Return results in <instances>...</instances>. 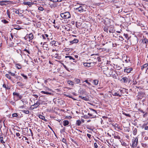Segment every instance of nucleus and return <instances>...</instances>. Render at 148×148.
Segmentation results:
<instances>
[{
    "label": "nucleus",
    "instance_id": "nucleus-1",
    "mask_svg": "<svg viewBox=\"0 0 148 148\" xmlns=\"http://www.w3.org/2000/svg\"><path fill=\"white\" fill-rule=\"evenodd\" d=\"M138 137H136L135 138H133V139H132V144L131 145L130 144V145L133 148H135L137 146L138 143Z\"/></svg>",
    "mask_w": 148,
    "mask_h": 148
},
{
    "label": "nucleus",
    "instance_id": "nucleus-2",
    "mask_svg": "<svg viewBox=\"0 0 148 148\" xmlns=\"http://www.w3.org/2000/svg\"><path fill=\"white\" fill-rule=\"evenodd\" d=\"M61 16L64 19H68L71 17V14L69 12H66L61 14Z\"/></svg>",
    "mask_w": 148,
    "mask_h": 148
},
{
    "label": "nucleus",
    "instance_id": "nucleus-3",
    "mask_svg": "<svg viewBox=\"0 0 148 148\" xmlns=\"http://www.w3.org/2000/svg\"><path fill=\"white\" fill-rule=\"evenodd\" d=\"M13 95L14 96L13 97L14 99L16 97H17V99L16 100V101L21 99L23 97L22 95H21L19 93L16 92H13Z\"/></svg>",
    "mask_w": 148,
    "mask_h": 148
},
{
    "label": "nucleus",
    "instance_id": "nucleus-4",
    "mask_svg": "<svg viewBox=\"0 0 148 148\" xmlns=\"http://www.w3.org/2000/svg\"><path fill=\"white\" fill-rule=\"evenodd\" d=\"M40 104V101H37L36 103H35L34 105L32 106L31 108L33 110L34 108H37Z\"/></svg>",
    "mask_w": 148,
    "mask_h": 148
},
{
    "label": "nucleus",
    "instance_id": "nucleus-5",
    "mask_svg": "<svg viewBox=\"0 0 148 148\" xmlns=\"http://www.w3.org/2000/svg\"><path fill=\"white\" fill-rule=\"evenodd\" d=\"M128 81V78L126 77H123L121 80V82L125 83H127Z\"/></svg>",
    "mask_w": 148,
    "mask_h": 148
},
{
    "label": "nucleus",
    "instance_id": "nucleus-6",
    "mask_svg": "<svg viewBox=\"0 0 148 148\" xmlns=\"http://www.w3.org/2000/svg\"><path fill=\"white\" fill-rule=\"evenodd\" d=\"M29 38V40H31L33 39L34 36L32 33H30L29 34H27L25 37V38Z\"/></svg>",
    "mask_w": 148,
    "mask_h": 148
},
{
    "label": "nucleus",
    "instance_id": "nucleus-7",
    "mask_svg": "<svg viewBox=\"0 0 148 148\" xmlns=\"http://www.w3.org/2000/svg\"><path fill=\"white\" fill-rule=\"evenodd\" d=\"M148 63H146L142 66L141 67V69L143 70L144 69H145L146 71H147L148 69Z\"/></svg>",
    "mask_w": 148,
    "mask_h": 148
},
{
    "label": "nucleus",
    "instance_id": "nucleus-8",
    "mask_svg": "<svg viewBox=\"0 0 148 148\" xmlns=\"http://www.w3.org/2000/svg\"><path fill=\"white\" fill-rule=\"evenodd\" d=\"M93 64V63H84V65L85 67H89L92 65Z\"/></svg>",
    "mask_w": 148,
    "mask_h": 148
},
{
    "label": "nucleus",
    "instance_id": "nucleus-9",
    "mask_svg": "<svg viewBox=\"0 0 148 148\" xmlns=\"http://www.w3.org/2000/svg\"><path fill=\"white\" fill-rule=\"evenodd\" d=\"M132 70V68H126L124 70V72L127 73H130L131 71Z\"/></svg>",
    "mask_w": 148,
    "mask_h": 148
},
{
    "label": "nucleus",
    "instance_id": "nucleus-10",
    "mask_svg": "<svg viewBox=\"0 0 148 148\" xmlns=\"http://www.w3.org/2000/svg\"><path fill=\"white\" fill-rule=\"evenodd\" d=\"M76 10L78 12H83L84 10L83 8V7L82 6H80L78 8H76Z\"/></svg>",
    "mask_w": 148,
    "mask_h": 148
},
{
    "label": "nucleus",
    "instance_id": "nucleus-11",
    "mask_svg": "<svg viewBox=\"0 0 148 148\" xmlns=\"http://www.w3.org/2000/svg\"><path fill=\"white\" fill-rule=\"evenodd\" d=\"M112 126L115 128V129H116V128H117L118 129L120 130H121V127L118 124H112Z\"/></svg>",
    "mask_w": 148,
    "mask_h": 148
},
{
    "label": "nucleus",
    "instance_id": "nucleus-12",
    "mask_svg": "<svg viewBox=\"0 0 148 148\" xmlns=\"http://www.w3.org/2000/svg\"><path fill=\"white\" fill-rule=\"evenodd\" d=\"M8 1H0V5L1 6H3L4 5H7L6 3H7Z\"/></svg>",
    "mask_w": 148,
    "mask_h": 148
},
{
    "label": "nucleus",
    "instance_id": "nucleus-13",
    "mask_svg": "<svg viewBox=\"0 0 148 148\" xmlns=\"http://www.w3.org/2000/svg\"><path fill=\"white\" fill-rule=\"evenodd\" d=\"M42 38L44 39H46V38L48 40H49V38H48V35L47 34H42Z\"/></svg>",
    "mask_w": 148,
    "mask_h": 148
},
{
    "label": "nucleus",
    "instance_id": "nucleus-14",
    "mask_svg": "<svg viewBox=\"0 0 148 148\" xmlns=\"http://www.w3.org/2000/svg\"><path fill=\"white\" fill-rule=\"evenodd\" d=\"M79 40L78 39H74L73 40L70 41V42L71 44L76 43L78 42Z\"/></svg>",
    "mask_w": 148,
    "mask_h": 148
},
{
    "label": "nucleus",
    "instance_id": "nucleus-15",
    "mask_svg": "<svg viewBox=\"0 0 148 148\" xmlns=\"http://www.w3.org/2000/svg\"><path fill=\"white\" fill-rule=\"evenodd\" d=\"M63 123L64 126H66L69 125V122L68 121L65 120L63 121Z\"/></svg>",
    "mask_w": 148,
    "mask_h": 148
},
{
    "label": "nucleus",
    "instance_id": "nucleus-16",
    "mask_svg": "<svg viewBox=\"0 0 148 148\" xmlns=\"http://www.w3.org/2000/svg\"><path fill=\"white\" fill-rule=\"evenodd\" d=\"M138 131L136 128L133 129V134L134 135H136Z\"/></svg>",
    "mask_w": 148,
    "mask_h": 148
},
{
    "label": "nucleus",
    "instance_id": "nucleus-17",
    "mask_svg": "<svg viewBox=\"0 0 148 148\" xmlns=\"http://www.w3.org/2000/svg\"><path fill=\"white\" fill-rule=\"evenodd\" d=\"M3 87L5 88V90H9L10 88L8 85H6L5 84H4L3 85Z\"/></svg>",
    "mask_w": 148,
    "mask_h": 148
},
{
    "label": "nucleus",
    "instance_id": "nucleus-18",
    "mask_svg": "<svg viewBox=\"0 0 148 148\" xmlns=\"http://www.w3.org/2000/svg\"><path fill=\"white\" fill-rule=\"evenodd\" d=\"M79 98H81L82 99L84 100L85 101H88L89 100V98L86 97H83L80 95L79 96Z\"/></svg>",
    "mask_w": 148,
    "mask_h": 148
},
{
    "label": "nucleus",
    "instance_id": "nucleus-19",
    "mask_svg": "<svg viewBox=\"0 0 148 148\" xmlns=\"http://www.w3.org/2000/svg\"><path fill=\"white\" fill-rule=\"evenodd\" d=\"M142 42L146 44H148V40L145 38L143 40Z\"/></svg>",
    "mask_w": 148,
    "mask_h": 148
},
{
    "label": "nucleus",
    "instance_id": "nucleus-20",
    "mask_svg": "<svg viewBox=\"0 0 148 148\" xmlns=\"http://www.w3.org/2000/svg\"><path fill=\"white\" fill-rule=\"evenodd\" d=\"M67 82L69 84L71 85H73L74 84V82L71 80H67Z\"/></svg>",
    "mask_w": 148,
    "mask_h": 148
},
{
    "label": "nucleus",
    "instance_id": "nucleus-21",
    "mask_svg": "<svg viewBox=\"0 0 148 148\" xmlns=\"http://www.w3.org/2000/svg\"><path fill=\"white\" fill-rule=\"evenodd\" d=\"M112 94L113 96H119V97H121V95L118 94L117 92H112L111 93Z\"/></svg>",
    "mask_w": 148,
    "mask_h": 148
},
{
    "label": "nucleus",
    "instance_id": "nucleus-22",
    "mask_svg": "<svg viewBox=\"0 0 148 148\" xmlns=\"http://www.w3.org/2000/svg\"><path fill=\"white\" fill-rule=\"evenodd\" d=\"M29 131L30 132H31V134H32H32H33V133H32V131L30 129H28L27 128H25V129L23 131H25V132H28Z\"/></svg>",
    "mask_w": 148,
    "mask_h": 148
},
{
    "label": "nucleus",
    "instance_id": "nucleus-23",
    "mask_svg": "<svg viewBox=\"0 0 148 148\" xmlns=\"http://www.w3.org/2000/svg\"><path fill=\"white\" fill-rule=\"evenodd\" d=\"M39 117L40 119H41L43 120H44L45 121H47V120L45 119L44 116L40 114L39 115Z\"/></svg>",
    "mask_w": 148,
    "mask_h": 148
},
{
    "label": "nucleus",
    "instance_id": "nucleus-24",
    "mask_svg": "<svg viewBox=\"0 0 148 148\" xmlns=\"http://www.w3.org/2000/svg\"><path fill=\"white\" fill-rule=\"evenodd\" d=\"M41 93H42V94H45L46 95H51V93L49 92H45V91H41Z\"/></svg>",
    "mask_w": 148,
    "mask_h": 148
},
{
    "label": "nucleus",
    "instance_id": "nucleus-25",
    "mask_svg": "<svg viewBox=\"0 0 148 148\" xmlns=\"http://www.w3.org/2000/svg\"><path fill=\"white\" fill-rule=\"evenodd\" d=\"M93 82L95 85H97L98 84V81L96 79L94 80L93 81Z\"/></svg>",
    "mask_w": 148,
    "mask_h": 148
},
{
    "label": "nucleus",
    "instance_id": "nucleus-26",
    "mask_svg": "<svg viewBox=\"0 0 148 148\" xmlns=\"http://www.w3.org/2000/svg\"><path fill=\"white\" fill-rule=\"evenodd\" d=\"M81 123V122L80 120H77L76 123V125H77L78 126H79Z\"/></svg>",
    "mask_w": 148,
    "mask_h": 148
},
{
    "label": "nucleus",
    "instance_id": "nucleus-27",
    "mask_svg": "<svg viewBox=\"0 0 148 148\" xmlns=\"http://www.w3.org/2000/svg\"><path fill=\"white\" fill-rule=\"evenodd\" d=\"M9 74H6L5 75V77L7 78H8V79H10V80H12V79H11V76L9 75Z\"/></svg>",
    "mask_w": 148,
    "mask_h": 148
},
{
    "label": "nucleus",
    "instance_id": "nucleus-28",
    "mask_svg": "<svg viewBox=\"0 0 148 148\" xmlns=\"http://www.w3.org/2000/svg\"><path fill=\"white\" fill-rule=\"evenodd\" d=\"M109 31L110 33H113L114 31V29L112 27H110V28Z\"/></svg>",
    "mask_w": 148,
    "mask_h": 148
},
{
    "label": "nucleus",
    "instance_id": "nucleus-29",
    "mask_svg": "<svg viewBox=\"0 0 148 148\" xmlns=\"http://www.w3.org/2000/svg\"><path fill=\"white\" fill-rule=\"evenodd\" d=\"M65 58H69V60H71L72 59L73 60H75V59L74 58H73L72 56H65Z\"/></svg>",
    "mask_w": 148,
    "mask_h": 148
},
{
    "label": "nucleus",
    "instance_id": "nucleus-30",
    "mask_svg": "<svg viewBox=\"0 0 148 148\" xmlns=\"http://www.w3.org/2000/svg\"><path fill=\"white\" fill-rule=\"evenodd\" d=\"M21 112L24 113L25 114H28L29 113V110H22Z\"/></svg>",
    "mask_w": 148,
    "mask_h": 148
},
{
    "label": "nucleus",
    "instance_id": "nucleus-31",
    "mask_svg": "<svg viewBox=\"0 0 148 148\" xmlns=\"http://www.w3.org/2000/svg\"><path fill=\"white\" fill-rule=\"evenodd\" d=\"M45 42H44V44L43 45V48H46V49H45L46 50H47V49L48 48V45L45 44Z\"/></svg>",
    "mask_w": 148,
    "mask_h": 148
},
{
    "label": "nucleus",
    "instance_id": "nucleus-32",
    "mask_svg": "<svg viewBox=\"0 0 148 148\" xmlns=\"http://www.w3.org/2000/svg\"><path fill=\"white\" fill-rule=\"evenodd\" d=\"M75 80L76 84H79L80 82V80L79 79L76 78H75Z\"/></svg>",
    "mask_w": 148,
    "mask_h": 148
},
{
    "label": "nucleus",
    "instance_id": "nucleus-33",
    "mask_svg": "<svg viewBox=\"0 0 148 148\" xmlns=\"http://www.w3.org/2000/svg\"><path fill=\"white\" fill-rule=\"evenodd\" d=\"M123 114L126 116L131 117V116L130 114L125 113V112H123Z\"/></svg>",
    "mask_w": 148,
    "mask_h": 148
},
{
    "label": "nucleus",
    "instance_id": "nucleus-34",
    "mask_svg": "<svg viewBox=\"0 0 148 148\" xmlns=\"http://www.w3.org/2000/svg\"><path fill=\"white\" fill-rule=\"evenodd\" d=\"M8 74H10L11 76H14L15 75V73H12L10 71H8Z\"/></svg>",
    "mask_w": 148,
    "mask_h": 148
},
{
    "label": "nucleus",
    "instance_id": "nucleus-35",
    "mask_svg": "<svg viewBox=\"0 0 148 148\" xmlns=\"http://www.w3.org/2000/svg\"><path fill=\"white\" fill-rule=\"evenodd\" d=\"M9 102L12 105L15 106H16V103L15 102L13 101H10Z\"/></svg>",
    "mask_w": 148,
    "mask_h": 148
},
{
    "label": "nucleus",
    "instance_id": "nucleus-36",
    "mask_svg": "<svg viewBox=\"0 0 148 148\" xmlns=\"http://www.w3.org/2000/svg\"><path fill=\"white\" fill-rule=\"evenodd\" d=\"M114 138L115 139H118L119 140L121 139L120 137L118 135L114 136Z\"/></svg>",
    "mask_w": 148,
    "mask_h": 148
},
{
    "label": "nucleus",
    "instance_id": "nucleus-37",
    "mask_svg": "<svg viewBox=\"0 0 148 148\" xmlns=\"http://www.w3.org/2000/svg\"><path fill=\"white\" fill-rule=\"evenodd\" d=\"M147 125V124H144L142 126L143 128H144V129H145V130H147L148 131V126H146V127H144V126L145 125Z\"/></svg>",
    "mask_w": 148,
    "mask_h": 148
},
{
    "label": "nucleus",
    "instance_id": "nucleus-38",
    "mask_svg": "<svg viewBox=\"0 0 148 148\" xmlns=\"http://www.w3.org/2000/svg\"><path fill=\"white\" fill-rule=\"evenodd\" d=\"M0 141L2 143H5V142L3 140V137H0Z\"/></svg>",
    "mask_w": 148,
    "mask_h": 148
},
{
    "label": "nucleus",
    "instance_id": "nucleus-39",
    "mask_svg": "<svg viewBox=\"0 0 148 148\" xmlns=\"http://www.w3.org/2000/svg\"><path fill=\"white\" fill-rule=\"evenodd\" d=\"M34 4V3H31L30 2H29L28 3V5L29 7H31L32 6V5H33Z\"/></svg>",
    "mask_w": 148,
    "mask_h": 148
},
{
    "label": "nucleus",
    "instance_id": "nucleus-40",
    "mask_svg": "<svg viewBox=\"0 0 148 148\" xmlns=\"http://www.w3.org/2000/svg\"><path fill=\"white\" fill-rule=\"evenodd\" d=\"M120 141L121 143V144L122 145L126 147L127 146V144L125 142H121V140H120Z\"/></svg>",
    "mask_w": 148,
    "mask_h": 148
},
{
    "label": "nucleus",
    "instance_id": "nucleus-41",
    "mask_svg": "<svg viewBox=\"0 0 148 148\" xmlns=\"http://www.w3.org/2000/svg\"><path fill=\"white\" fill-rule=\"evenodd\" d=\"M56 41L54 40H53L52 41L50 42V44H51V45H55L56 44Z\"/></svg>",
    "mask_w": 148,
    "mask_h": 148
},
{
    "label": "nucleus",
    "instance_id": "nucleus-42",
    "mask_svg": "<svg viewBox=\"0 0 148 148\" xmlns=\"http://www.w3.org/2000/svg\"><path fill=\"white\" fill-rule=\"evenodd\" d=\"M16 84H18L19 86H23V84L20 82H17L16 83Z\"/></svg>",
    "mask_w": 148,
    "mask_h": 148
},
{
    "label": "nucleus",
    "instance_id": "nucleus-43",
    "mask_svg": "<svg viewBox=\"0 0 148 148\" xmlns=\"http://www.w3.org/2000/svg\"><path fill=\"white\" fill-rule=\"evenodd\" d=\"M16 68H17L18 69H21V65L20 64H16Z\"/></svg>",
    "mask_w": 148,
    "mask_h": 148
},
{
    "label": "nucleus",
    "instance_id": "nucleus-44",
    "mask_svg": "<svg viewBox=\"0 0 148 148\" xmlns=\"http://www.w3.org/2000/svg\"><path fill=\"white\" fill-rule=\"evenodd\" d=\"M1 22L5 24L8 23V22L5 19L2 20Z\"/></svg>",
    "mask_w": 148,
    "mask_h": 148
},
{
    "label": "nucleus",
    "instance_id": "nucleus-45",
    "mask_svg": "<svg viewBox=\"0 0 148 148\" xmlns=\"http://www.w3.org/2000/svg\"><path fill=\"white\" fill-rule=\"evenodd\" d=\"M18 116V114L17 113H13L12 114V116L13 117H16Z\"/></svg>",
    "mask_w": 148,
    "mask_h": 148
},
{
    "label": "nucleus",
    "instance_id": "nucleus-46",
    "mask_svg": "<svg viewBox=\"0 0 148 148\" xmlns=\"http://www.w3.org/2000/svg\"><path fill=\"white\" fill-rule=\"evenodd\" d=\"M21 75H22L23 77L25 79H27V76L24 75L23 74V73H21Z\"/></svg>",
    "mask_w": 148,
    "mask_h": 148
},
{
    "label": "nucleus",
    "instance_id": "nucleus-47",
    "mask_svg": "<svg viewBox=\"0 0 148 148\" xmlns=\"http://www.w3.org/2000/svg\"><path fill=\"white\" fill-rule=\"evenodd\" d=\"M84 82H86L87 84L88 85H91V84L88 82V80H86L84 82H83V83H84Z\"/></svg>",
    "mask_w": 148,
    "mask_h": 148
},
{
    "label": "nucleus",
    "instance_id": "nucleus-48",
    "mask_svg": "<svg viewBox=\"0 0 148 148\" xmlns=\"http://www.w3.org/2000/svg\"><path fill=\"white\" fill-rule=\"evenodd\" d=\"M38 9L40 11H43L44 10V8L42 7H39L38 8Z\"/></svg>",
    "mask_w": 148,
    "mask_h": 148
},
{
    "label": "nucleus",
    "instance_id": "nucleus-49",
    "mask_svg": "<svg viewBox=\"0 0 148 148\" xmlns=\"http://www.w3.org/2000/svg\"><path fill=\"white\" fill-rule=\"evenodd\" d=\"M103 29H104V30L105 31V32H106L107 33H108V29L107 27H105Z\"/></svg>",
    "mask_w": 148,
    "mask_h": 148
},
{
    "label": "nucleus",
    "instance_id": "nucleus-50",
    "mask_svg": "<svg viewBox=\"0 0 148 148\" xmlns=\"http://www.w3.org/2000/svg\"><path fill=\"white\" fill-rule=\"evenodd\" d=\"M94 147L95 148H97L98 147V145L96 143H94Z\"/></svg>",
    "mask_w": 148,
    "mask_h": 148
},
{
    "label": "nucleus",
    "instance_id": "nucleus-51",
    "mask_svg": "<svg viewBox=\"0 0 148 148\" xmlns=\"http://www.w3.org/2000/svg\"><path fill=\"white\" fill-rule=\"evenodd\" d=\"M16 26H18V27H16L14 28V29H16V30H20L21 28H18L17 27H19V26H18V25H17Z\"/></svg>",
    "mask_w": 148,
    "mask_h": 148
},
{
    "label": "nucleus",
    "instance_id": "nucleus-52",
    "mask_svg": "<svg viewBox=\"0 0 148 148\" xmlns=\"http://www.w3.org/2000/svg\"><path fill=\"white\" fill-rule=\"evenodd\" d=\"M63 66L67 71H70L69 69L66 67V66L65 65H63Z\"/></svg>",
    "mask_w": 148,
    "mask_h": 148
},
{
    "label": "nucleus",
    "instance_id": "nucleus-53",
    "mask_svg": "<svg viewBox=\"0 0 148 148\" xmlns=\"http://www.w3.org/2000/svg\"><path fill=\"white\" fill-rule=\"evenodd\" d=\"M83 117L85 119H87L89 118V117L87 115H84Z\"/></svg>",
    "mask_w": 148,
    "mask_h": 148
},
{
    "label": "nucleus",
    "instance_id": "nucleus-54",
    "mask_svg": "<svg viewBox=\"0 0 148 148\" xmlns=\"http://www.w3.org/2000/svg\"><path fill=\"white\" fill-rule=\"evenodd\" d=\"M87 136H88V137L89 138H90V139L91 138V135L90 134H87Z\"/></svg>",
    "mask_w": 148,
    "mask_h": 148
},
{
    "label": "nucleus",
    "instance_id": "nucleus-55",
    "mask_svg": "<svg viewBox=\"0 0 148 148\" xmlns=\"http://www.w3.org/2000/svg\"><path fill=\"white\" fill-rule=\"evenodd\" d=\"M23 51H26L27 52V53H28V54H30V52L29 51L27 50V49H24Z\"/></svg>",
    "mask_w": 148,
    "mask_h": 148
},
{
    "label": "nucleus",
    "instance_id": "nucleus-56",
    "mask_svg": "<svg viewBox=\"0 0 148 148\" xmlns=\"http://www.w3.org/2000/svg\"><path fill=\"white\" fill-rule=\"evenodd\" d=\"M51 1H52L53 2H56L58 1V0H49Z\"/></svg>",
    "mask_w": 148,
    "mask_h": 148
},
{
    "label": "nucleus",
    "instance_id": "nucleus-57",
    "mask_svg": "<svg viewBox=\"0 0 148 148\" xmlns=\"http://www.w3.org/2000/svg\"><path fill=\"white\" fill-rule=\"evenodd\" d=\"M62 141L63 143H65L66 142V140L64 138H63Z\"/></svg>",
    "mask_w": 148,
    "mask_h": 148
},
{
    "label": "nucleus",
    "instance_id": "nucleus-58",
    "mask_svg": "<svg viewBox=\"0 0 148 148\" xmlns=\"http://www.w3.org/2000/svg\"><path fill=\"white\" fill-rule=\"evenodd\" d=\"M102 51H107V48H103L102 49Z\"/></svg>",
    "mask_w": 148,
    "mask_h": 148
},
{
    "label": "nucleus",
    "instance_id": "nucleus-59",
    "mask_svg": "<svg viewBox=\"0 0 148 148\" xmlns=\"http://www.w3.org/2000/svg\"><path fill=\"white\" fill-rule=\"evenodd\" d=\"M7 15L8 16V17H9V18H10V13H9V11L8 10H7Z\"/></svg>",
    "mask_w": 148,
    "mask_h": 148
},
{
    "label": "nucleus",
    "instance_id": "nucleus-60",
    "mask_svg": "<svg viewBox=\"0 0 148 148\" xmlns=\"http://www.w3.org/2000/svg\"><path fill=\"white\" fill-rule=\"evenodd\" d=\"M124 35L126 38H127L128 37V35L127 34H124Z\"/></svg>",
    "mask_w": 148,
    "mask_h": 148
},
{
    "label": "nucleus",
    "instance_id": "nucleus-61",
    "mask_svg": "<svg viewBox=\"0 0 148 148\" xmlns=\"http://www.w3.org/2000/svg\"><path fill=\"white\" fill-rule=\"evenodd\" d=\"M29 2H24L23 3L25 5H27Z\"/></svg>",
    "mask_w": 148,
    "mask_h": 148
},
{
    "label": "nucleus",
    "instance_id": "nucleus-62",
    "mask_svg": "<svg viewBox=\"0 0 148 148\" xmlns=\"http://www.w3.org/2000/svg\"><path fill=\"white\" fill-rule=\"evenodd\" d=\"M110 71L109 73V75H112V72L110 70Z\"/></svg>",
    "mask_w": 148,
    "mask_h": 148
},
{
    "label": "nucleus",
    "instance_id": "nucleus-63",
    "mask_svg": "<svg viewBox=\"0 0 148 148\" xmlns=\"http://www.w3.org/2000/svg\"><path fill=\"white\" fill-rule=\"evenodd\" d=\"M16 135L18 137L20 135V134L19 133H16Z\"/></svg>",
    "mask_w": 148,
    "mask_h": 148
},
{
    "label": "nucleus",
    "instance_id": "nucleus-64",
    "mask_svg": "<svg viewBox=\"0 0 148 148\" xmlns=\"http://www.w3.org/2000/svg\"><path fill=\"white\" fill-rule=\"evenodd\" d=\"M142 145L143 147H145L147 146V145L145 144L142 143Z\"/></svg>",
    "mask_w": 148,
    "mask_h": 148
}]
</instances>
